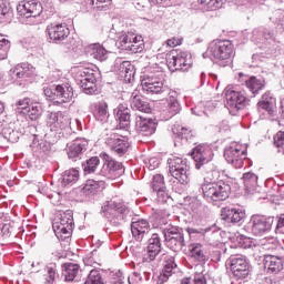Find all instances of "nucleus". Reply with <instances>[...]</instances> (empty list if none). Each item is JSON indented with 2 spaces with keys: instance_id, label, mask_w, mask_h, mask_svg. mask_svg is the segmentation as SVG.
Returning a JSON list of instances; mask_svg holds the SVG:
<instances>
[{
  "instance_id": "f257e3e1",
  "label": "nucleus",
  "mask_w": 284,
  "mask_h": 284,
  "mask_svg": "<svg viewBox=\"0 0 284 284\" xmlns=\"http://www.w3.org/2000/svg\"><path fill=\"white\" fill-rule=\"evenodd\" d=\"M102 212L110 221L121 223L131 222V233L135 241H143L150 233V222L148 220H136L132 217V211L125 206L121 200H111L102 206Z\"/></svg>"
},
{
  "instance_id": "f03ea898",
  "label": "nucleus",
  "mask_w": 284,
  "mask_h": 284,
  "mask_svg": "<svg viewBox=\"0 0 284 284\" xmlns=\"http://www.w3.org/2000/svg\"><path fill=\"white\" fill-rule=\"evenodd\" d=\"M200 170H202L204 181L206 182L202 184L203 196L209 203L226 201V199H230V192H232L230 184L223 181L212 182L216 181V178L219 176V171L214 170V165L212 163L207 166V169Z\"/></svg>"
},
{
  "instance_id": "7ed1b4c3",
  "label": "nucleus",
  "mask_w": 284,
  "mask_h": 284,
  "mask_svg": "<svg viewBox=\"0 0 284 284\" xmlns=\"http://www.w3.org/2000/svg\"><path fill=\"white\" fill-rule=\"evenodd\" d=\"M161 235L153 233L148 241V246L143 254L142 263L140 264V272H142V274L150 276V273L154 272V267H156V256L161 254Z\"/></svg>"
},
{
  "instance_id": "20e7f679",
  "label": "nucleus",
  "mask_w": 284,
  "mask_h": 284,
  "mask_svg": "<svg viewBox=\"0 0 284 284\" xmlns=\"http://www.w3.org/2000/svg\"><path fill=\"white\" fill-rule=\"evenodd\" d=\"M45 123L50 132L60 134L65 139L72 134V119L63 111L49 112L45 118Z\"/></svg>"
},
{
  "instance_id": "39448f33",
  "label": "nucleus",
  "mask_w": 284,
  "mask_h": 284,
  "mask_svg": "<svg viewBox=\"0 0 284 284\" xmlns=\"http://www.w3.org/2000/svg\"><path fill=\"white\" fill-rule=\"evenodd\" d=\"M168 165L169 173L180 185H187L190 183V165H187V159L171 155L168 159Z\"/></svg>"
},
{
  "instance_id": "423d86ee",
  "label": "nucleus",
  "mask_w": 284,
  "mask_h": 284,
  "mask_svg": "<svg viewBox=\"0 0 284 284\" xmlns=\"http://www.w3.org/2000/svg\"><path fill=\"white\" fill-rule=\"evenodd\" d=\"M100 158L102 159L103 163L97 173L98 176H102L103 179L108 180H114L125 174V168H123V163L114 160L108 153H101Z\"/></svg>"
},
{
  "instance_id": "0eeeda50",
  "label": "nucleus",
  "mask_w": 284,
  "mask_h": 284,
  "mask_svg": "<svg viewBox=\"0 0 284 284\" xmlns=\"http://www.w3.org/2000/svg\"><path fill=\"white\" fill-rule=\"evenodd\" d=\"M206 54L215 61H227L234 57V44L230 40H213L209 44Z\"/></svg>"
},
{
  "instance_id": "6e6552de",
  "label": "nucleus",
  "mask_w": 284,
  "mask_h": 284,
  "mask_svg": "<svg viewBox=\"0 0 284 284\" xmlns=\"http://www.w3.org/2000/svg\"><path fill=\"white\" fill-rule=\"evenodd\" d=\"M53 232L57 239L65 241L72 236V231L74 230V217L72 211L68 210L63 213H60L58 220L52 224Z\"/></svg>"
},
{
  "instance_id": "1a4fd4ad",
  "label": "nucleus",
  "mask_w": 284,
  "mask_h": 284,
  "mask_svg": "<svg viewBox=\"0 0 284 284\" xmlns=\"http://www.w3.org/2000/svg\"><path fill=\"white\" fill-rule=\"evenodd\" d=\"M164 243L172 252H181L185 247V234L179 226H169L162 231Z\"/></svg>"
},
{
  "instance_id": "9d476101",
  "label": "nucleus",
  "mask_w": 284,
  "mask_h": 284,
  "mask_svg": "<svg viewBox=\"0 0 284 284\" xmlns=\"http://www.w3.org/2000/svg\"><path fill=\"white\" fill-rule=\"evenodd\" d=\"M17 12L20 17L30 19V23L32 26H37V23H41L38 19L43 12V6H41V2H38L37 0L22 1L18 4Z\"/></svg>"
},
{
  "instance_id": "9b49d317",
  "label": "nucleus",
  "mask_w": 284,
  "mask_h": 284,
  "mask_svg": "<svg viewBox=\"0 0 284 284\" xmlns=\"http://www.w3.org/2000/svg\"><path fill=\"white\" fill-rule=\"evenodd\" d=\"M166 64L171 72H187L192 68V55L186 51L171 52L166 57Z\"/></svg>"
},
{
  "instance_id": "f8f14e48",
  "label": "nucleus",
  "mask_w": 284,
  "mask_h": 284,
  "mask_svg": "<svg viewBox=\"0 0 284 284\" xmlns=\"http://www.w3.org/2000/svg\"><path fill=\"white\" fill-rule=\"evenodd\" d=\"M141 87L143 92H146V94H161L162 97H168V92H170L169 87L163 83L161 77L154 73L144 75L141 81Z\"/></svg>"
},
{
  "instance_id": "ddd939ff",
  "label": "nucleus",
  "mask_w": 284,
  "mask_h": 284,
  "mask_svg": "<svg viewBox=\"0 0 284 284\" xmlns=\"http://www.w3.org/2000/svg\"><path fill=\"white\" fill-rule=\"evenodd\" d=\"M245 156H247V151L236 142L231 143L224 150V159L236 170H241L244 165Z\"/></svg>"
},
{
  "instance_id": "4468645a",
  "label": "nucleus",
  "mask_w": 284,
  "mask_h": 284,
  "mask_svg": "<svg viewBox=\"0 0 284 284\" xmlns=\"http://www.w3.org/2000/svg\"><path fill=\"white\" fill-rule=\"evenodd\" d=\"M227 261L235 281H244L246 276H250V263L245 255H231Z\"/></svg>"
},
{
  "instance_id": "2eb2a0df",
  "label": "nucleus",
  "mask_w": 284,
  "mask_h": 284,
  "mask_svg": "<svg viewBox=\"0 0 284 284\" xmlns=\"http://www.w3.org/2000/svg\"><path fill=\"white\" fill-rule=\"evenodd\" d=\"M193 161H195V170H207V166L214 159L212 146L207 144H199L192 151Z\"/></svg>"
},
{
  "instance_id": "dca6fc26",
  "label": "nucleus",
  "mask_w": 284,
  "mask_h": 284,
  "mask_svg": "<svg viewBox=\"0 0 284 284\" xmlns=\"http://www.w3.org/2000/svg\"><path fill=\"white\" fill-rule=\"evenodd\" d=\"M251 231L255 236H263V234H267L272 232V226L274 225V216H265V215H252L251 217Z\"/></svg>"
},
{
  "instance_id": "f3484780",
  "label": "nucleus",
  "mask_w": 284,
  "mask_h": 284,
  "mask_svg": "<svg viewBox=\"0 0 284 284\" xmlns=\"http://www.w3.org/2000/svg\"><path fill=\"white\" fill-rule=\"evenodd\" d=\"M47 32L52 43H61L70 37V29L65 23H51L47 27Z\"/></svg>"
},
{
  "instance_id": "a211bd4d",
  "label": "nucleus",
  "mask_w": 284,
  "mask_h": 284,
  "mask_svg": "<svg viewBox=\"0 0 284 284\" xmlns=\"http://www.w3.org/2000/svg\"><path fill=\"white\" fill-rule=\"evenodd\" d=\"M226 103L229 108H235L236 110H243L250 100L241 92L229 89L225 91Z\"/></svg>"
},
{
  "instance_id": "6ab92c4d",
  "label": "nucleus",
  "mask_w": 284,
  "mask_h": 284,
  "mask_svg": "<svg viewBox=\"0 0 284 284\" xmlns=\"http://www.w3.org/2000/svg\"><path fill=\"white\" fill-rule=\"evenodd\" d=\"M108 145H110L111 150L119 154V156H123L125 152H128L130 148V142H128V136L112 134L110 139L106 140Z\"/></svg>"
},
{
  "instance_id": "aec40b11",
  "label": "nucleus",
  "mask_w": 284,
  "mask_h": 284,
  "mask_svg": "<svg viewBox=\"0 0 284 284\" xmlns=\"http://www.w3.org/2000/svg\"><path fill=\"white\" fill-rule=\"evenodd\" d=\"M135 130L143 136H152L156 132V122L150 118L138 115L135 118Z\"/></svg>"
},
{
  "instance_id": "412c9836",
  "label": "nucleus",
  "mask_w": 284,
  "mask_h": 284,
  "mask_svg": "<svg viewBox=\"0 0 284 284\" xmlns=\"http://www.w3.org/2000/svg\"><path fill=\"white\" fill-rule=\"evenodd\" d=\"M264 267L270 274L281 273L284 276V257L276 255H264Z\"/></svg>"
},
{
  "instance_id": "4be33fe9",
  "label": "nucleus",
  "mask_w": 284,
  "mask_h": 284,
  "mask_svg": "<svg viewBox=\"0 0 284 284\" xmlns=\"http://www.w3.org/2000/svg\"><path fill=\"white\" fill-rule=\"evenodd\" d=\"M88 150V140L78 138L68 144L67 154L71 161H77Z\"/></svg>"
},
{
  "instance_id": "5701e85b",
  "label": "nucleus",
  "mask_w": 284,
  "mask_h": 284,
  "mask_svg": "<svg viewBox=\"0 0 284 284\" xmlns=\"http://www.w3.org/2000/svg\"><path fill=\"white\" fill-rule=\"evenodd\" d=\"M221 216L225 223H233V225H236V223H241V221L245 219V211H243V209L226 206L222 209Z\"/></svg>"
},
{
  "instance_id": "b1692460",
  "label": "nucleus",
  "mask_w": 284,
  "mask_h": 284,
  "mask_svg": "<svg viewBox=\"0 0 284 284\" xmlns=\"http://www.w3.org/2000/svg\"><path fill=\"white\" fill-rule=\"evenodd\" d=\"M258 110H264L270 116H274L276 112V98L272 91L263 93L261 100L257 102Z\"/></svg>"
},
{
  "instance_id": "393cba45",
  "label": "nucleus",
  "mask_w": 284,
  "mask_h": 284,
  "mask_svg": "<svg viewBox=\"0 0 284 284\" xmlns=\"http://www.w3.org/2000/svg\"><path fill=\"white\" fill-rule=\"evenodd\" d=\"M130 108L128 104H119L116 109H114V114L116 121H119V125L121 130H128L131 123V114Z\"/></svg>"
},
{
  "instance_id": "a878e982",
  "label": "nucleus",
  "mask_w": 284,
  "mask_h": 284,
  "mask_svg": "<svg viewBox=\"0 0 284 284\" xmlns=\"http://www.w3.org/2000/svg\"><path fill=\"white\" fill-rule=\"evenodd\" d=\"M115 65L118 67L119 74L124 79L125 83H132L134 74V65L130 61H122L121 59L116 60Z\"/></svg>"
},
{
  "instance_id": "bb28decb",
  "label": "nucleus",
  "mask_w": 284,
  "mask_h": 284,
  "mask_svg": "<svg viewBox=\"0 0 284 284\" xmlns=\"http://www.w3.org/2000/svg\"><path fill=\"white\" fill-rule=\"evenodd\" d=\"M176 272H179V265H176V260L174 256H169L162 270V273L158 278V283H168L170 276L176 274Z\"/></svg>"
},
{
  "instance_id": "cd10ccee",
  "label": "nucleus",
  "mask_w": 284,
  "mask_h": 284,
  "mask_svg": "<svg viewBox=\"0 0 284 284\" xmlns=\"http://www.w3.org/2000/svg\"><path fill=\"white\" fill-rule=\"evenodd\" d=\"M166 103H168V112H169V119H172V116H176L181 112V102H179V92L170 89L166 92Z\"/></svg>"
},
{
  "instance_id": "c85d7f7f",
  "label": "nucleus",
  "mask_w": 284,
  "mask_h": 284,
  "mask_svg": "<svg viewBox=\"0 0 284 284\" xmlns=\"http://www.w3.org/2000/svg\"><path fill=\"white\" fill-rule=\"evenodd\" d=\"M54 97L60 103H70L74 97V90L70 84H58L54 87Z\"/></svg>"
},
{
  "instance_id": "c756f323",
  "label": "nucleus",
  "mask_w": 284,
  "mask_h": 284,
  "mask_svg": "<svg viewBox=\"0 0 284 284\" xmlns=\"http://www.w3.org/2000/svg\"><path fill=\"white\" fill-rule=\"evenodd\" d=\"M12 79H30L34 74V68L29 63L17 64L13 69L10 70Z\"/></svg>"
},
{
  "instance_id": "7c9ffc66",
  "label": "nucleus",
  "mask_w": 284,
  "mask_h": 284,
  "mask_svg": "<svg viewBox=\"0 0 284 284\" xmlns=\"http://www.w3.org/2000/svg\"><path fill=\"white\" fill-rule=\"evenodd\" d=\"M191 258H194L199 263H205L210 261V255L207 251L204 248L203 244L194 243L189 246Z\"/></svg>"
},
{
  "instance_id": "2f4dec72",
  "label": "nucleus",
  "mask_w": 284,
  "mask_h": 284,
  "mask_svg": "<svg viewBox=\"0 0 284 284\" xmlns=\"http://www.w3.org/2000/svg\"><path fill=\"white\" fill-rule=\"evenodd\" d=\"M131 108L132 110L144 112L145 114H150V112H152L150 102L144 100L141 95L136 94V92H133L131 95Z\"/></svg>"
},
{
  "instance_id": "473e14b6",
  "label": "nucleus",
  "mask_w": 284,
  "mask_h": 284,
  "mask_svg": "<svg viewBox=\"0 0 284 284\" xmlns=\"http://www.w3.org/2000/svg\"><path fill=\"white\" fill-rule=\"evenodd\" d=\"M93 116L95 121H100V123H108V119H110V112L108 111L106 102H98L93 105Z\"/></svg>"
},
{
  "instance_id": "72a5a7b5",
  "label": "nucleus",
  "mask_w": 284,
  "mask_h": 284,
  "mask_svg": "<svg viewBox=\"0 0 284 284\" xmlns=\"http://www.w3.org/2000/svg\"><path fill=\"white\" fill-rule=\"evenodd\" d=\"M80 272H81V266L79 264L64 263L62 265V274L67 282L74 281V278H77L79 276Z\"/></svg>"
},
{
  "instance_id": "f704fd0d",
  "label": "nucleus",
  "mask_w": 284,
  "mask_h": 284,
  "mask_svg": "<svg viewBox=\"0 0 284 284\" xmlns=\"http://www.w3.org/2000/svg\"><path fill=\"white\" fill-rule=\"evenodd\" d=\"M132 41H136V33L134 32H122L120 33L115 45L119 48V50L128 51L130 49V45Z\"/></svg>"
},
{
  "instance_id": "c9c22d12",
  "label": "nucleus",
  "mask_w": 284,
  "mask_h": 284,
  "mask_svg": "<svg viewBox=\"0 0 284 284\" xmlns=\"http://www.w3.org/2000/svg\"><path fill=\"white\" fill-rule=\"evenodd\" d=\"M87 52L90 54V57H93V59H97L98 61H108V50H105V48L99 43L90 44L87 48Z\"/></svg>"
},
{
  "instance_id": "e433bc0d",
  "label": "nucleus",
  "mask_w": 284,
  "mask_h": 284,
  "mask_svg": "<svg viewBox=\"0 0 284 284\" xmlns=\"http://www.w3.org/2000/svg\"><path fill=\"white\" fill-rule=\"evenodd\" d=\"M172 132L175 136V139H180V141H192L194 133H192V130L181 125L180 123H175L172 128Z\"/></svg>"
},
{
  "instance_id": "4c0bfd02",
  "label": "nucleus",
  "mask_w": 284,
  "mask_h": 284,
  "mask_svg": "<svg viewBox=\"0 0 284 284\" xmlns=\"http://www.w3.org/2000/svg\"><path fill=\"white\" fill-rule=\"evenodd\" d=\"M105 187V181L103 180H88L85 185L82 189L83 194H85V196H91L97 194V192H99V190Z\"/></svg>"
},
{
  "instance_id": "58836bf2",
  "label": "nucleus",
  "mask_w": 284,
  "mask_h": 284,
  "mask_svg": "<svg viewBox=\"0 0 284 284\" xmlns=\"http://www.w3.org/2000/svg\"><path fill=\"white\" fill-rule=\"evenodd\" d=\"M242 179L246 192H248V194H254V192H256V187H258V175L253 172H247L243 174Z\"/></svg>"
},
{
  "instance_id": "ea45409f",
  "label": "nucleus",
  "mask_w": 284,
  "mask_h": 284,
  "mask_svg": "<svg viewBox=\"0 0 284 284\" xmlns=\"http://www.w3.org/2000/svg\"><path fill=\"white\" fill-rule=\"evenodd\" d=\"M245 85L256 97L261 90L265 89L266 83L264 79L251 77L248 80H245Z\"/></svg>"
},
{
  "instance_id": "a19ab883",
  "label": "nucleus",
  "mask_w": 284,
  "mask_h": 284,
  "mask_svg": "<svg viewBox=\"0 0 284 284\" xmlns=\"http://www.w3.org/2000/svg\"><path fill=\"white\" fill-rule=\"evenodd\" d=\"M97 79H99V77H93L92 79L84 78L82 80H78V85L82 88L84 94H95L98 90Z\"/></svg>"
},
{
  "instance_id": "79ce46f5",
  "label": "nucleus",
  "mask_w": 284,
  "mask_h": 284,
  "mask_svg": "<svg viewBox=\"0 0 284 284\" xmlns=\"http://www.w3.org/2000/svg\"><path fill=\"white\" fill-rule=\"evenodd\" d=\"M99 165H101V160L99 156H92L82 163L84 174H98L97 170H99Z\"/></svg>"
},
{
  "instance_id": "37998d69",
  "label": "nucleus",
  "mask_w": 284,
  "mask_h": 284,
  "mask_svg": "<svg viewBox=\"0 0 284 284\" xmlns=\"http://www.w3.org/2000/svg\"><path fill=\"white\" fill-rule=\"evenodd\" d=\"M99 69L97 67L94 68H80L77 71V81H81L83 79H94V77H100Z\"/></svg>"
},
{
  "instance_id": "c03bdc74",
  "label": "nucleus",
  "mask_w": 284,
  "mask_h": 284,
  "mask_svg": "<svg viewBox=\"0 0 284 284\" xmlns=\"http://www.w3.org/2000/svg\"><path fill=\"white\" fill-rule=\"evenodd\" d=\"M1 135L3 139H7V141H10V143H17L19 141V132L14 130L12 124H6L3 126Z\"/></svg>"
},
{
  "instance_id": "a18cd8bd",
  "label": "nucleus",
  "mask_w": 284,
  "mask_h": 284,
  "mask_svg": "<svg viewBox=\"0 0 284 284\" xmlns=\"http://www.w3.org/2000/svg\"><path fill=\"white\" fill-rule=\"evenodd\" d=\"M199 3L204 8L205 10L209 11H214L223 8L225 6V2L227 0H197Z\"/></svg>"
},
{
  "instance_id": "49530a36",
  "label": "nucleus",
  "mask_w": 284,
  "mask_h": 284,
  "mask_svg": "<svg viewBox=\"0 0 284 284\" xmlns=\"http://www.w3.org/2000/svg\"><path fill=\"white\" fill-rule=\"evenodd\" d=\"M47 274L44 275L45 284H57V264L49 263L45 266Z\"/></svg>"
},
{
  "instance_id": "de8ad7c7",
  "label": "nucleus",
  "mask_w": 284,
  "mask_h": 284,
  "mask_svg": "<svg viewBox=\"0 0 284 284\" xmlns=\"http://www.w3.org/2000/svg\"><path fill=\"white\" fill-rule=\"evenodd\" d=\"M79 181V171L77 169H71L64 171L62 175V185H72V183H77Z\"/></svg>"
},
{
  "instance_id": "09e8293b",
  "label": "nucleus",
  "mask_w": 284,
  "mask_h": 284,
  "mask_svg": "<svg viewBox=\"0 0 284 284\" xmlns=\"http://www.w3.org/2000/svg\"><path fill=\"white\" fill-rule=\"evenodd\" d=\"M16 114H28V109L30 108V98H23L12 105Z\"/></svg>"
},
{
  "instance_id": "8fccbe9b",
  "label": "nucleus",
  "mask_w": 284,
  "mask_h": 284,
  "mask_svg": "<svg viewBox=\"0 0 284 284\" xmlns=\"http://www.w3.org/2000/svg\"><path fill=\"white\" fill-rule=\"evenodd\" d=\"M84 284H105V280H103V275H101V271L92 270L90 271Z\"/></svg>"
},
{
  "instance_id": "3c124183",
  "label": "nucleus",
  "mask_w": 284,
  "mask_h": 284,
  "mask_svg": "<svg viewBox=\"0 0 284 284\" xmlns=\"http://www.w3.org/2000/svg\"><path fill=\"white\" fill-rule=\"evenodd\" d=\"M151 187L153 192L159 190H165V178L162 174H155L151 181Z\"/></svg>"
},
{
  "instance_id": "603ef678",
  "label": "nucleus",
  "mask_w": 284,
  "mask_h": 284,
  "mask_svg": "<svg viewBox=\"0 0 284 284\" xmlns=\"http://www.w3.org/2000/svg\"><path fill=\"white\" fill-rule=\"evenodd\" d=\"M126 52H132L133 54L143 52V38L141 36H136V39L131 41V44L129 45V49H126Z\"/></svg>"
},
{
  "instance_id": "864d4df0",
  "label": "nucleus",
  "mask_w": 284,
  "mask_h": 284,
  "mask_svg": "<svg viewBox=\"0 0 284 284\" xmlns=\"http://www.w3.org/2000/svg\"><path fill=\"white\" fill-rule=\"evenodd\" d=\"M42 113L43 109L41 108V104H33L27 109V114H29L31 121H37Z\"/></svg>"
},
{
  "instance_id": "5fc2aeb1",
  "label": "nucleus",
  "mask_w": 284,
  "mask_h": 284,
  "mask_svg": "<svg viewBox=\"0 0 284 284\" xmlns=\"http://www.w3.org/2000/svg\"><path fill=\"white\" fill-rule=\"evenodd\" d=\"M8 50H10V41L6 38H0V61L8 59Z\"/></svg>"
},
{
  "instance_id": "6e6d98bb",
  "label": "nucleus",
  "mask_w": 284,
  "mask_h": 284,
  "mask_svg": "<svg viewBox=\"0 0 284 284\" xmlns=\"http://www.w3.org/2000/svg\"><path fill=\"white\" fill-rule=\"evenodd\" d=\"M273 141L275 148H278V152H282V154H284V131H278L274 135Z\"/></svg>"
},
{
  "instance_id": "4d7b16f0",
  "label": "nucleus",
  "mask_w": 284,
  "mask_h": 284,
  "mask_svg": "<svg viewBox=\"0 0 284 284\" xmlns=\"http://www.w3.org/2000/svg\"><path fill=\"white\" fill-rule=\"evenodd\" d=\"M112 0H88V6L94 10H103L108 3H111Z\"/></svg>"
},
{
  "instance_id": "13d9d810",
  "label": "nucleus",
  "mask_w": 284,
  "mask_h": 284,
  "mask_svg": "<svg viewBox=\"0 0 284 284\" xmlns=\"http://www.w3.org/2000/svg\"><path fill=\"white\" fill-rule=\"evenodd\" d=\"M156 192L159 203H168L170 201V193H168V187L159 189Z\"/></svg>"
},
{
  "instance_id": "bf43d9fd",
  "label": "nucleus",
  "mask_w": 284,
  "mask_h": 284,
  "mask_svg": "<svg viewBox=\"0 0 284 284\" xmlns=\"http://www.w3.org/2000/svg\"><path fill=\"white\" fill-rule=\"evenodd\" d=\"M149 2L151 3V6L171 7L181 3V0H149Z\"/></svg>"
},
{
  "instance_id": "052dcab7",
  "label": "nucleus",
  "mask_w": 284,
  "mask_h": 284,
  "mask_svg": "<svg viewBox=\"0 0 284 284\" xmlns=\"http://www.w3.org/2000/svg\"><path fill=\"white\" fill-rule=\"evenodd\" d=\"M219 227L216 225L206 227V229H187L189 234H205L206 232H217Z\"/></svg>"
},
{
  "instance_id": "680f3d73",
  "label": "nucleus",
  "mask_w": 284,
  "mask_h": 284,
  "mask_svg": "<svg viewBox=\"0 0 284 284\" xmlns=\"http://www.w3.org/2000/svg\"><path fill=\"white\" fill-rule=\"evenodd\" d=\"M9 239H10V226L8 224H3L1 229V237H0V241H3V242L0 243V245H6Z\"/></svg>"
},
{
  "instance_id": "e2e57ef3",
  "label": "nucleus",
  "mask_w": 284,
  "mask_h": 284,
  "mask_svg": "<svg viewBox=\"0 0 284 284\" xmlns=\"http://www.w3.org/2000/svg\"><path fill=\"white\" fill-rule=\"evenodd\" d=\"M10 12V7H8V1L0 0V19H3Z\"/></svg>"
},
{
  "instance_id": "0e129e2a",
  "label": "nucleus",
  "mask_w": 284,
  "mask_h": 284,
  "mask_svg": "<svg viewBox=\"0 0 284 284\" xmlns=\"http://www.w3.org/2000/svg\"><path fill=\"white\" fill-rule=\"evenodd\" d=\"M263 37L265 41H268V43H278V41H276V37L274 36L273 31L264 30Z\"/></svg>"
},
{
  "instance_id": "69168bd1",
  "label": "nucleus",
  "mask_w": 284,
  "mask_h": 284,
  "mask_svg": "<svg viewBox=\"0 0 284 284\" xmlns=\"http://www.w3.org/2000/svg\"><path fill=\"white\" fill-rule=\"evenodd\" d=\"M193 284H207V280L203 273H196L193 275Z\"/></svg>"
},
{
  "instance_id": "338daca9",
  "label": "nucleus",
  "mask_w": 284,
  "mask_h": 284,
  "mask_svg": "<svg viewBox=\"0 0 284 284\" xmlns=\"http://www.w3.org/2000/svg\"><path fill=\"white\" fill-rule=\"evenodd\" d=\"M183 43V39L181 38H172L166 41V45L169 48H176V45H181Z\"/></svg>"
},
{
  "instance_id": "774afa93",
  "label": "nucleus",
  "mask_w": 284,
  "mask_h": 284,
  "mask_svg": "<svg viewBox=\"0 0 284 284\" xmlns=\"http://www.w3.org/2000/svg\"><path fill=\"white\" fill-rule=\"evenodd\" d=\"M124 278L125 277H123V273L121 271H119L118 273L114 274L112 283H114V284H123V283H125Z\"/></svg>"
}]
</instances>
